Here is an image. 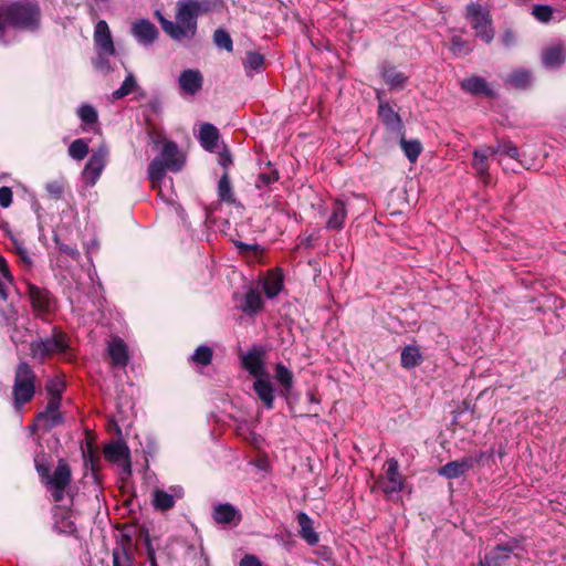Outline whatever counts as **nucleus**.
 <instances>
[{
	"label": "nucleus",
	"instance_id": "1",
	"mask_svg": "<svg viewBox=\"0 0 566 566\" xmlns=\"http://www.w3.org/2000/svg\"><path fill=\"white\" fill-rule=\"evenodd\" d=\"M209 11V2L201 0H178L176 3L175 21L156 13L163 30L174 40L182 41L195 38L197 19Z\"/></svg>",
	"mask_w": 566,
	"mask_h": 566
},
{
	"label": "nucleus",
	"instance_id": "2",
	"mask_svg": "<svg viewBox=\"0 0 566 566\" xmlns=\"http://www.w3.org/2000/svg\"><path fill=\"white\" fill-rule=\"evenodd\" d=\"M34 465L38 474L40 475L41 482L50 492L53 501H62L71 482V470L67 463L60 460L53 474H51L49 459L44 453H41L34 457Z\"/></svg>",
	"mask_w": 566,
	"mask_h": 566
},
{
	"label": "nucleus",
	"instance_id": "3",
	"mask_svg": "<svg viewBox=\"0 0 566 566\" xmlns=\"http://www.w3.org/2000/svg\"><path fill=\"white\" fill-rule=\"evenodd\" d=\"M39 10L34 6L0 7V41L18 29L32 30L38 25Z\"/></svg>",
	"mask_w": 566,
	"mask_h": 566
},
{
	"label": "nucleus",
	"instance_id": "4",
	"mask_svg": "<svg viewBox=\"0 0 566 566\" xmlns=\"http://www.w3.org/2000/svg\"><path fill=\"white\" fill-rule=\"evenodd\" d=\"M69 346L67 336L54 329L50 337L31 343V355L34 359L43 360L53 354H66Z\"/></svg>",
	"mask_w": 566,
	"mask_h": 566
},
{
	"label": "nucleus",
	"instance_id": "5",
	"mask_svg": "<svg viewBox=\"0 0 566 566\" xmlns=\"http://www.w3.org/2000/svg\"><path fill=\"white\" fill-rule=\"evenodd\" d=\"M34 380L35 376L30 366L27 363L19 364L13 386V399L17 409L33 397L35 391Z\"/></svg>",
	"mask_w": 566,
	"mask_h": 566
},
{
	"label": "nucleus",
	"instance_id": "6",
	"mask_svg": "<svg viewBox=\"0 0 566 566\" xmlns=\"http://www.w3.org/2000/svg\"><path fill=\"white\" fill-rule=\"evenodd\" d=\"M467 19L475 30L478 36L486 43L492 41L494 31L491 27L490 14L480 4L470 3L467 7Z\"/></svg>",
	"mask_w": 566,
	"mask_h": 566
},
{
	"label": "nucleus",
	"instance_id": "7",
	"mask_svg": "<svg viewBox=\"0 0 566 566\" xmlns=\"http://www.w3.org/2000/svg\"><path fill=\"white\" fill-rule=\"evenodd\" d=\"M385 474L379 479L378 485L388 497H392L402 491L405 486V478L399 472L397 460L389 459L386 461Z\"/></svg>",
	"mask_w": 566,
	"mask_h": 566
},
{
	"label": "nucleus",
	"instance_id": "8",
	"mask_svg": "<svg viewBox=\"0 0 566 566\" xmlns=\"http://www.w3.org/2000/svg\"><path fill=\"white\" fill-rule=\"evenodd\" d=\"M28 295L34 313L43 317L55 308V301L46 289L28 283Z\"/></svg>",
	"mask_w": 566,
	"mask_h": 566
},
{
	"label": "nucleus",
	"instance_id": "9",
	"mask_svg": "<svg viewBox=\"0 0 566 566\" xmlns=\"http://www.w3.org/2000/svg\"><path fill=\"white\" fill-rule=\"evenodd\" d=\"M108 150L105 146H101L92 154L83 170V178L90 186H94L99 178L106 161Z\"/></svg>",
	"mask_w": 566,
	"mask_h": 566
},
{
	"label": "nucleus",
	"instance_id": "10",
	"mask_svg": "<svg viewBox=\"0 0 566 566\" xmlns=\"http://www.w3.org/2000/svg\"><path fill=\"white\" fill-rule=\"evenodd\" d=\"M483 454L480 453L476 457L469 455L455 461H451L442 465L438 470V473L447 479H458L460 476H463L468 471H470L474 467V464L481 460Z\"/></svg>",
	"mask_w": 566,
	"mask_h": 566
},
{
	"label": "nucleus",
	"instance_id": "11",
	"mask_svg": "<svg viewBox=\"0 0 566 566\" xmlns=\"http://www.w3.org/2000/svg\"><path fill=\"white\" fill-rule=\"evenodd\" d=\"M93 40L97 54L116 53L111 29L105 20H99L95 24Z\"/></svg>",
	"mask_w": 566,
	"mask_h": 566
},
{
	"label": "nucleus",
	"instance_id": "12",
	"mask_svg": "<svg viewBox=\"0 0 566 566\" xmlns=\"http://www.w3.org/2000/svg\"><path fill=\"white\" fill-rule=\"evenodd\" d=\"M499 148L493 146H483L473 151L472 167L475 170L478 177L484 182H489V159L494 155H497Z\"/></svg>",
	"mask_w": 566,
	"mask_h": 566
},
{
	"label": "nucleus",
	"instance_id": "13",
	"mask_svg": "<svg viewBox=\"0 0 566 566\" xmlns=\"http://www.w3.org/2000/svg\"><path fill=\"white\" fill-rule=\"evenodd\" d=\"M242 366L255 379L270 376L265 368L264 354L261 350L253 349L242 356Z\"/></svg>",
	"mask_w": 566,
	"mask_h": 566
},
{
	"label": "nucleus",
	"instance_id": "14",
	"mask_svg": "<svg viewBox=\"0 0 566 566\" xmlns=\"http://www.w3.org/2000/svg\"><path fill=\"white\" fill-rule=\"evenodd\" d=\"M184 490L179 485L169 488V491L156 489L153 492V505L156 510L167 511L174 507L176 500L181 499Z\"/></svg>",
	"mask_w": 566,
	"mask_h": 566
},
{
	"label": "nucleus",
	"instance_id": "15",
	"mask_svg": "<svg viewBox=\"0 0 566 566\" xmlns=\"http://www.w3.org/2000/svg\"><path fill=\"white\" fill-rule=\"evenodd\" d=\"M132 34L138 43L148 46L155 42L158 36V30L154 23L148 20H138L132 25Z\"/></svg>",
	"mask_w": 566,
	"mask_h": 566
},
{
	"label": "nucleus",
	"instance_id": "16",
	"mask_svg": "<svg viewBox=\"0 0 566 566\" xmlns=\"http://www.w3.org/2000/svg\"><path fill=\"white\" fill-rule=\"evenodd\" d=\"M161 160L170 171H179L185 163L184 156L179 153L177 145L174 142L167 140L163 145L160 153Z\"/></svg>",
	"mask_w": 566,
	"mask_h": 566
},
{
	"label": "nucleus",
	"instance_id": "17",
	"mask_svg": "<svg viewBox=\"0 0 566 566\" xmlns=\"http://www.w3.org/2000/svg\"><path fill=\"white\" fill-rule=\"evenodd\" d=\"M180 90L188 95H196L200 92L203 83L202 74L198 70H185L178 78Z\"/></svg>",
	"mask_w": 566,
	"mask_h": 566
},
{
	"label": "nucleus",
	"instance_id": "18",
	"mask_svg": "<svg viewBox=\"0 0 566 566\" xmlns=\"http://www.w3.org/2000/svg\"><path fill=\"white\" fill-rule=\"evenodd\" d=\"M61 401L57 398H49L46 408L39 413L35 426H42L50 429L62 421V416L59 411Z\"/></svg>",
	"mask_w": 566,
	"mask_h": 566
},
{
	"label": "nucleus",
	"instance_id": "19",
	"mask_svg": "<svg viewBox=\"0 0 566 566\" xmlns=\"http://www.w3.org/2000/svg\"><path fill=\"white\" fill-rule=\"evenodd\" d=\"M212 516L216 523L222 525H238L241 522V513L229 503L214 506Z\"/></svg>",
	"mask_w": 566,
	"mask_h": 566
},
{
	"label": "nucleus",
	"instance_id": "20",
	"mask_svg": "<svg viewBox=\"0 0 566 566\" xmlns=\"http://www.w3.org/2000/svg\"><path fill=\"white\" fill-rule=\"evenodd\" d=\"M105 458L122 465L125 473H130V464L128 461V450L120 442H112L104 449Z\"/></svg>",
	"mask_w": 566,
	"mask_h": 566
},
{
	"label": "nucleus",
	"instance_id": "21",
	"mask_svg": "<svg viewBox=\"0 0 566 566\" xmlns=\"http://www.w3.org/2000/svg\"><path fill=\"white\" fill-rule=\"evenodd\" d=\"M566 61V48L560 44H552L543 50L542 63L546 69H558Z\"/></svg>",
	"mask_w": 566,
	"mask_h": 566
},
{
	"label": "nucleus",
	"instance_id": "22",
	"mask_svg": "<svg viewBox=\"0 0 566 566\" xmlns=\"http://www.w3.org/2000/svg\"><path fill=\"white\" fill-rule=\"evenodd\" d=\"M516 545H499L486 554L479 566H504Z\"/></svg>",
	"mask_w": 566,
	"mask_h": 566
},
{
	"label": "nucleus",
	"instance_id": "23",
	"mask_svg": "<svg viewBox=\"0 0 566 566\" xmlns=\"http://www.w3.org/2000/svg\"><path fill=\"white\" fill-rule=\"evenodd\" d=\"M253 390L268 409L273 408L274 390L270 376L255 379L253 382Z\"/></svg>",
	"mask_w": 566,
	"mask_h": 566
},
{
	"label": "nucleus",
	"instance_id": "24",
	"mask_svg": "<svg viewBox=\"0 0 566 566\" xmlns=\"http://www.w3.org/2000/svg\"><path fill=\"white\" fill-rule=\"evenodd\" d=\"M262 286L269 298L275 297L283 287V274L281 270L274 269L269 271L262 280Z\"/></svg>",
	"mask_w": 566,
	"mask_h": 566
},
{
	"label": "nucleus",
	"instance_id": "25",
	"mask_svg": "<svg viewBox=\"0 0 566 566\" xmlns=\"http://www.w3.org/2000/svg\"><path fill=\"white\" fill-rule=\"evenodd\" d=\"M108 355L116 366H125L128 361L127 346L123 339L114 337L108 342Z\"/></svg>",
	"mask_w": 566,
	"mask_h": 566
},
{
	"label": "nucleus",
	"instance_id": "26",
	"mask_svg": "<svg viewBox=\"0 0 566 566\" xmlns=\"http://www.w3.org/2000/svg\"><path fill=\"white\" fill-rule=\"evenodd\" d=\"M166 165L161 158H154L148 167V177L151 181V187L158 190L160 197H164L161 190V182L165 180Z\"/></svg>",
	"mask_w": 566,
	"mask_h": 566
},
{
	"label": "nucleus",
	"instance_id": "27",
	"mask_svg": "<svg viewBox=\"0 0 566 566\" xmlns=\"http://www.w3.org/2000/svg\"><path fill=\"white\" fill-rule=\"evenodd\" d=\"M297 522L301 527L300 535L308 544L318 543V534L314 531L312 518L304 512L297 514Z\"/></svg>",
	"mask_w": 566,
	"mask_h": 566
},
{
	"label": "nucleus",
	"instance_id": "28",
	"mask_svg": "<svg viewBox=\"0 0 566 566\" xmlns=\"http://www.w3.org/2000/svg\"><path fill=\"white\" fill-rule=\"evenodd\" d=\"M347 210L343 201L335 200L332 207V213L326 222L328 230H339L344 226Z\"/></svg>",
	"mask_w": 566,
	"mask_h": 566
},
{
	"label": "nucleus",
	"instance_id": "29",
	"mask_svg": "<svg viewBox=\"0 0 566 566\" xmlns=\"http://www.w3.org/2000/svg\"><path fill=\"white\" fill-rule=\"evenodd\" d=\"M379 117L384 124L392 132H399L401 128V122L399 115L386 103H379Z\"/></svg>",
	"mask_w": 566,
	"mask_h": 566
},
{
	"label": "nucleus",
	"instance_id": "30",
	"mask_svg": "<svg viewBox=\"0 0 566 566\" xmlns=\"http://www.w3.org/2000/svg\"><path fill=\"white\" fill-rule=\"evenodd\" d=\"M218 137V129L213 125L205 123L200 126L199 140L205 149L212 150L217 145Z\"/></svg>",
	"mask_w": 566,
	"mask_h": 566
},
{
	"label": "nucleus",
	"instance_id": "31",
	"mask_svg": "<svg viewBox=\"0 0 566 566\" xmlns=\"http://www.w3.org/2000/svg\"><path fill=\"white\" fill-rule=\"evenodd\" d=\"M461 87L475 95H490L491 91L484 78L480 76H471L461 82Z\"/></svg>",
	"mask_w": 566,
	"mask_h": 566
},
{
	"label": "nucleus",
	"instance_id": "32",
	"mask_svg": "<svg viewBox=\"0 0 566 566\" xmlns=\"http://www.w3.org/2000/svg\"><path fill=\"white\" fill-rule=\"evenodd\" d=\"M506 82L515 88L524 90L532 84L533 75L528 70L517 69L507 76Z\"/></svg>",
	"mask_w": 566,
	"mask_h": 566
},
{
	"label": "nucleus",
	"instance_id": "33",
	"mask_svg": "<svg viewBox=\"0 0 566 566\" xmlns=\"http://www.w3.org/2000/svg\"><path fill=\"white\" fill-rule=\"evenodd\" d=\"M263 301L259 291L250 290L244 295L243 303L241 304V310L249 314H255L258 311L262 308Z\"/></svg>",
	"mask_w": 566,
	"mask_h": 566
},
{
	"label": "nucleus",
	"instance_id": "34",
	"mask_svg": "<svg viewBox=\"0 0 566 566\" xmlns=\"http://www.w3.org/2000/svg\"><path fill=\"white\" fill-rule=\"evenodd\" d=\"M76 114L85 127H90L97 123V111L91 104H82L76 109Z\"/></svg>",
	"mask_w": 566,
	"mask_h": 566
},
{
	"label": "nucleus",
	"instance_id": "35",
	"mask_svg": "<svg viewBox=\"0 0 566 566\" xmlns=\"http://www.w3.org/2000/svg\"><path fill=\"white\" fill-rule=\"evenodd\" d=\"M385 82L391 87V88H400L405 85L407 82V76L397 71L395 67H387L384 70L382 73Z\"/></svg>",
	"mask_w": 566,
	"mask_h": 566
},
{
	"label": "nucleus",
	"instance_id": "36",
	"mask_svg": "<svg viewBox=\"0 0 566 566\" xmlns=\"http://www.w3.org/2000/svg\"><path fill=\"white\" fill-rule=\"evenodd\" d=\"M264 63V57L259 52L250 51L247 53L243 61V65L248 75H252L253 72H260Z\"/></svg>",
	"mask_w": 566,
	"mask_h": 566
},
{
	"label": "nucleus",
	"instance_id": "37",
	"mask_svg": "<svg viewBox=\"0 0 566 566\" xmlns=\"http://www.w3.org/2000/svg\"><path fill=\"white\" fill-rule=\"evenodd\" d=\"M219 199L227 203H234L235 199L232 192V187L228 174H223L218 184Z\"/></svg>",
	"mask_w": 566,
	"mask_h": 566
},
{
	"label": "nucleus",
	"instance_id": "38",
	"mask_svg": "<svg viewBox=\"0 0 566 566\" xmlns=\"http://www.w3.org/2000/svg\"><path fill=\"white\" fill-rule=\"evenodd\" d=\"M421 360L419 349L415 346H406L401 352V365L405 368H412Z\"/></svg>",
	"mask_w": 566,
	"mask_h": 566
},
{
	"label": "nucleus",
	"instance_id": "39",
	"mask_svg": "<svg viewBox=\"0 0 566 566\" xmlns=\"http://www.w3.org/2000/svg\"><path fill=\"white\" fill-rule=\"evenodd\" d=\"M12 284V275L6 260L0 255V297L6 300L8 294L7 290Z\"/></svg>",
	"mask_w": 566,
	"mask_h": 566
},
{
	"label": "nucleus",
	"instance_id": "40",
	"mask_svg": "<svg viewBox=\"0 0 566 566\" xmlns=\"http://www.w3.org/2000/svg\"><path fill=\"white\" fill-rule=\"evenodd\" d=\"M400 146H401L405 155L411 163L417 160V158L419 157V155L422 150L421 144L417 139L407 140L405 138H401Z\"/></svg>",
	"mask_w": 566,
	"mask_h": 566
},
{
	"label": "nucleus",
	"instance_id": "41",
	"mask_svg": "<svg viewBox=\"0 0 566 566\" xmlns=\"http://www.w3.org/2000/svg\"><path fill=\"white\" fill-rule=\"evenodd\" d=\"M137 87V81L133 73H128L119 88L113 92V99H120L130 94Z\"/></svg>",
	"mask_w": 566,
	"mask_h": 566
},
{
	"label": "nucleus",
	"instance_id": "42",
	"mask_svg": "<svg viewBox=\"0 0 566 566\" xmlns=\"http://www.w3.org/2000/svg\"><path fill=\"white\" fill-rule=\"evenodd\" d=\"M275 378L285 390H290L293 385V374L282 364L275 366Z\"/></svg>",
	"mask_w": 566,
	"mask_h": 566
},
{
	"label": "nucleus",
	"instance_id": "43",
	"mask_svg": "<svg viewBox=\"0 0 566 566\" xmlns=\"http://www.w3.org/2000/svg\"><path fill=\"white\" fill-rule=\"evenodd\" d=\"M88 154V144L84 139H75L69 147V155L76 160L84 159Z\"/></svg>",
	"mask_w": 566,
	"mask_h": 566
},
{
	"label": "nucleus",
	"instance_id": "44",
	"mask_svg": "<svg viewBox=\"0 0 566 566\" xmlns=\"http://www.w3.org/2000/svg\"><path fill=\"white\" fill-rule=\"evenodd\" d=\"M212 350L208 346H199L191 356V359L202 366L211 363Z\"/></svg>",
	"mask_w": 566,
	"mask_h": 566
},
{
	"label": "nucleus",
	"instance_id": "45",
	"mask_svg": "<svg viewBox=\"0 0 566 566\" xmlns=\"http://www.w3.org/2000/svg\"><path fill=\"white\" fill-rule=\"evenodd\" d=\"M213 41L218 48L224 49L228 52L232 51V40L227 31L222 29L216 30Z\"/></svg>",
	"mask_w": 566,
	"mask_h": 566
},
{
	"label": "nucleus",
	"instance_id": "46",
	"mask_svg": "<svg viewBox=\"0 0 566 566\" xmlns=\"http://www.w3.org/2000/svg\"><path fill=\"white\" fill-rule=\"evenodd\" d=\"M50 398H57L61 401V395L64 390V382L61 379H51L46 385Z\"/></svg>",
	"mask_w": 566,
	"mask_h": 566
},
{
	"label": "nucleus",
	"instance_id": "47",
	"mask_svg": "<svg viewBox=\"0 0 566 566\" xmlns=\"http://www.w3.org/2000/svg\"><path fill=\"white\" fill-rule=\"evenodd\" d=\"M533 15L541 22H547L551 20L553 10L549 6H534Z\"/></svg>",
	"mask_w": 566,
	"mask_h": 566
},
{
	"label": "nucleus",
	"instance_id": "48",
	"mask_svg": "<svg viewBox=\"0 0 566 566\" xmlns=\"http://www.w3.org/2000/svg\"><path fill=\"white\" fill-rule=\"evenodd\" d=\"M279 179V175L275 170H270L268 172H261L255 181V186L258 188H262L271 185L272 182Z\"/></svg>",
	"mask_w": 566,
	"mask_h": 566
},
{
	"label": "nucleus",
	"instance_id": "49",
	"mask_svg": "<svg viewBox=\"0 0 566 566\" xmlns=\"http://www.w3.org/2000/svg\"><path fill=\"white\" fill-rule=\"evenodd\" d=\"M494 148H499L500 151L497 154L509 156L512 159H518L520 153L515 145L511 143L499 144L497 146H493Z\"/></svg>",
	"mask_w": 566,
	"mask_h": 566
},
{
	"label": "nucleus",
	"instance_id": "50",
	"mask_svg": "<svg viewBox=\"0 0 566 566\" xmlns=\"http://www.w3.org/2000/svg\"><path fill=\"white\" fill-rule=\"evenodd\" d=\"M13 250L25 265L32 264V260H31L27 249L23 247L22 242H20L18 240H13Z\"/></svg>",
	"mask_w": 566,
	"mask_h": 566
},
{
	"label": "nucleus",
	"instance_id": "51",
	"mask_svg": "<svg viewBox=\"0 0 566 566\" xmlns=\"http://www.w3.org/2000/svg\"><path fill=\"white\" fill-rule=\"evenodd\" d=\"M113 566H133L125 551L113 552Z\"/></svg>",
	"mask_w": 566,
	"mask_h": 566
},
{
	"label": "nucleus",
	"instance_id": "52",
	"mask_svg": "<svg viewBox=\"0 0 566 566\" xmlns=\"http://www.w3.org/2000/svg\"><path fill=\"white\" fill-rule=\"evenodd\" d=\"M45 189L51 197L60 198L61 195L63 193L64 186H63L62 181L54 180V181L48 182L45 186Z\"/></svg>",
	"mask_w": 566,
	"mask_h": 566
},
{
	"label": "nucleus",
	"instance_id": "53",
	"mask_svg": "<svg viewBox=\"0 0 566 566\" xmlns=\"http://www.w3.org/2000/svg\"><path fill=\"white\" fill-rule=\"evenodd\" d=\"M113 54H97V57L94 60V66L102 72H109L111 66L108 64L107 57Z\"/></svg>",
	"mask_w": 566,
	"mask_h": 566
},
{
	"label": "nucleus",
	"instance_id": "54",
	"mask_svg": "<svg viewBox=\"0 0 566 566\" xmlns=\"http://www.w3.org/2000/svg\"><path fill=\"white\" fill-rule=\"evenodd\" d=\"M12 203V190L9 187L0 188V206L3 208L10 207Z\"/></svg>",
	"mask_w": 566,
	"mask_h": 566
},
{
	"label": "nucleus",
	"instance_id": "55",
	"mask_svg": "<svg viewBox=\"0 0 566 566\" xmlns=\"http://www.w3.org/2000/svg\"><path fill=\"white\" fill-rule=\"evenodd\" d=\"M55 528L60 532V533H66V534H72L75 532V526H74V523L72 521H55Z\"/></svg>",
	"mask_w": 566,
	"mask_h": 566
},
{
	"label": "nucleus",
	"instance_id": "56",
	"mask_svg": "<svg viewBox=\"0 0 566 566\" xmlns=\"http://www.w3.org/2000/svg\"><path fill=\"white\" fill-rule=\"evenodd\" d=\"M451 50L455 54H463L467 53L468 50L464 49V44L462 43L461 39L455 36L451 41Z\"/></svg>",
	"mask_w": 566,
	"mask_h": 566
},
{
	"label": "nucleus",
	"instance_id": "57",
	"mask_svg": "<svg viewBox=\"0 0 566 566\" xmlns=\"http://www.w3.org/2000/svg\"><path fill=\"white\" fill-rule=\"evenodd\" d=\"M240 566H262V564L254 555H245L241 559Z\"/></svg>",
	"mask_w": 566,
	"mask_h": 566
},
{
	"label": "nucleus",
	"instance_id": "58",
	"mask_svg": "<svg viewBox=\"0 0 566 566\" xmlns=\"http://www.w3.org/2000/svg\"><path fill=\"white\" fill-rule=\"evenodd\" d=\"M25 334L27 331L20 332L18 328H14L11 333V339L14 344L24 343L27 340Z\"/></svg>",
	"mask_w": 566,
	"mask_h": 566
},
{
	"label": "nucleus",
	"instance_id": "59",
	"mask_svg": "<svg viewBox=\"0 0 566 566\" xmlns=\"http://www.w3.org/2000/svg\"><path fill=\"white\" fill-rule=\"evenodd\" d=\"M237 247H238L241 251L256 250V249H258V245H249V244H245V243H242V242H239V243L237 244Z\"/></svg>",
	"mask_w": 566,
	"mask_h": 566
},
{
	"label": "nucleus",
	"instance_id": "60",
	"mask_svg": "<svg viewBox=\"0 0 566 566\" xmlns=\"http://www.w3.org/2000/svg\"><path fill=\"white\" fill-rule=\"evenodd\" d=\"M220 164L227 167L229 164H231L230 157L228 155L221 156Z\"/></svg>",
	"mask_w": 566,
	"mask_h": 566
},
{
	"label": "nucleus",
	"instance_id": "61",
	"mask_svg": "<svg viewBox=\"0 0 566 566\" xmlns=\"http://www.w3.org/2000/svg\"><path fill=\"white\" fill-rule=\"evenodd\" d=\"M148 558H149V562H150V566H158L157 563H156L155 554H154L153 551L148 552Z\"/></svg>",
	"mask_w": 566,
	"mask_h": 566
},
{
	"label": "nucleus",
	"instance_id": "62",
	"mask_svg": "<svg viewBox=\"0 0 566 566\" xmlns=\"http://www.w3.org/2000/svg\"><path fill=\"white\" fill-rule=\"evenodd\" d=\"M307 398H308V401L312 402V403H318V400L315 398L314 394L313 392H307Z\"/></svg>",
	"mask_w": 566,
	"mask_h": 566
},
{
	"label": "nucleus",
	"instance_id": "63",
	"mask_svg": "<svg viewBox=\"0 0 566 566\" xmlns=\"http://www.w3.org/2000/svg\"><path fill=\"white\" fill-rule=\"evenodd\" d=\"M511 40H512V36H511V34H509V33H507V34H505V35L503 36V41H504V43H506V44H509V43L511 42Z\"/></svg>",
	"mask_w": 566,
	"mask_h": 566
},
{
	"label": "nucleus",
	"instance_id": "64",
	"mask_svg": "<svg viewBox=\"0 0 566 566\" xmlns=\"http://www.w3.org/2000/svg\"><path fill=\"white\" fill-rule=\"evenodd\" d=\"M90 461L93 464V454L92 453L90 454Z\"/></svg>",
	"mask_w": 566,
	"mask_h": 566
}]
</instances>
